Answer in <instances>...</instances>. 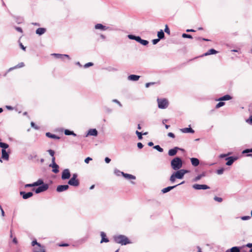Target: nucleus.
I'll return each mask as SVG.
<instances>
[{
  "instance_id": "nucleus-1",
  "label": "nucleus",
  "mask_w": 252,
  "mask_h": 252,
  "mask_svg": "<svg viewBox=\"0 0 252 252\" xmlns=\"http://www.w3.org/2000/svg\"><path fill=\"white\" fill-rule=\"evenodd\" d=\"M114 241L117 243L121 244V245H126L128 244H130L131 242L128 238L123 235H115L113 237Z\"/></svg>"
},
{
  "instance_id": "nucleus-2",
  "label": "nucleus",
  "mask_w": 252,
  "mask_h": 252,
  "mask_svg": "<svg viewBox=\"0 0 252 252\" xmlns=\"http://www.w3.org/2000/svg\"><path fill=\"white\" fill-rule=\"evenodd\" d=\"M183 165V162L181 158L179 157L174 158L171 161V166L174 170L180 169Z\"/></svg>"
},
{
  "instance_id": "nucleus-3",
  "label": "nucleus",
  "mask_w": 252,
  "mask_h": 252,
  "mask_svg": "<svg viewBox=\"0 0 252 252\" xmlns=\"http://www.w3.org/2000/svg\"><path fill=\"white\" fill-rule=\"evenodd\" d=\"M32 245L34 247L33 249V252H45L44 247L37 242L36 240L32 241Z\"/></svg>"
},
{
  "instance_id": "nucleus-4",
  "label": "nucleus",
  "mask_w": 252,
  "mask_h": 252,
  "mask_svg": "<svg viewBox=\"0 0 252 252\" xmlns=\"http://www.w3.org/2000/svg\"><path fill=\"white\" fill-rule=\"evenodd\" d=\"M158 107L160 109H165L168 106V101L165 98H158Z\"/></svg>"
},
{
  "instance_id": "nucleus-5",
  "label": "nucleus",
  "mask_w": 252,
  "mask_h": 252,
  "mask_svg": "<svg viewBox=\"0 0 252 252\" xmlns=\"http://www.w3.org/2000/svg\"><path fill=\"white\" fill-rule=\"evenodd\" d=\"M176 171V172L173 173V174L175 177L178 179H183L185 174L188 172V171L185 169H179Z\"/></svg>"
},
{
  "instance_id": "nucleus-6",
  "label": "nucleus",
  "mask_w": 252,
  "mask_h": 252,
  "mask_svg": "<svg viewBox=\"0 0 252 252\" xmlns=\"http://www.w3.org/2000/svg\"><path fill=\"white\" fill-rule=\"evenodd\" d=\"M49 186L47 184H43L42 185L39 186L36 189H35L36 193H39L41 192H43L48 189Z\"/></svg>"
},
{
  "instance_id": "nucleus-7",
  "label": "nucleus",
  "mask_w": 252,
  "mask_h": 252,
  "mask_svg": "<svg viewBox=\"0 0 252 252\" xmlns=\"http://www.w3.org/2000/svg\"><path fill=\"white\" fill-rule=\"evenodd\" d=\"M70 173L68 169H64L62 172V179L63 180L68 179L70 177Z\"/></svg>"
},
{
  "instance_id": "nucleus-8",
  "label": "nucleus",
  "mask_w": 252,
  "mask_h": 252,
  "mask_svg": "<svg viewBox=\"0 0 252 252\" xmlns=\"http://www.w3.org/2000/svg\"><path fill=\"white\" fill-rule=\"evenodd\" d=\"M192 188L196 190L207 189H210V187L206 185L194 184L192 186Z\"/></svg>"
},
{
  "instance_id": "nucleus-9",
  "label": "nucleus",
  "mask_w": 252,
  "mask_h": 252,
  "mask_svg": "<svg viewBox=\"0 0 252 252\" xmlns=\"http://www.w3.org/2000/svg\"><path fill=\"white\" fill-rule=\"evenodd\" d=\"M184 181L181 182V183L180 184H178L176 185H175V186H169V187H168L167 188H164L162 190H161V191L163 193H166L169 191H170L171 189H174L175 188H176V187H177L178 186L180 185H182L184 183Z\"/></svg>"
},
{
  "instance_id": "nucleus-10",
  "label": "nucleus",
  "mask_w": 252,
  "mask_h": 252,
  "mask_svg": "<svg viewBox=\"0 0 252 252\" xmlns=\"http://www.w3.org/2000/svg\"><path fill=\"white\" fill-rule=\"evenodd\" d=\"M20 194L22 196L24 199H27L30 198L33 195V193L32 192H26L25 191H20Z\"/></svg>"
},
{
  "instance_id": "nucleus-11",
  "label": "nucleus",
  "mask_w": 252,
  "mask_h": 252,
  "mask_svg": "<svg viewBox=\"0 0 252 252\" xmlns=\"http://www.w3.org/2000/svg\"><path fill=\"white\" fill-rule=\"evenodd\" d=\"M69 186L68 185H59L57 188V191L59 192H63L68 189Z\"/></svg>"
},
{
  "instance_id": "nucleus-12",
  "label": "nucleus",
  "mask_w": 252,
  "mask_h": 252,
  "mask_svg": "<svg viewBox=\"0 0 252 252\" xmlns=\"http://www.w3.org/2000/svg\"><path fill=\"white\" fill-rule=\"evenodd\" d=\"M68 185L74 187H77L79 185V182L78 179L71 178L68 182Z\"/></svg>"
},
{
  "instance_id": "nucleus-13",
  "label": "nucleus",
  "mask_w": 252,
  "mask_h": 252,
  "mask_svg": "<svg viewBox=\"0 0 252 252\" xmlns=\"http://www.w3.org/2000/svg\"><path fill=\"white\" fill-rule=\"evenodd\" d=\"M237 159V158H235L233 157H229L228 158H225L226 160H227V161L226 163V165L228 166L231 165Z\"/></svg>"
},
{
  "instance_id": "nucleus-14",
  "label": "nucleus",
  "mask_w": 252,
  "mask_h": 252,
  "mask_svg": "<svg viewBox=\"0 0 252 252\" xmlns=\"http://www.w3.org/2000/svg\"><path fill=\"white\" fill-rule=\"evenodd\" d=\"M179 150H180V149L178 147H176L173 149H170L168 151V154L169 156H174L175 155H176L177 151Z\"/></svg>"
},
{
  "instance_id": "nucleus-15",
  "label": "nucleus",
  "mask_w": 252,
  "mask_h": 252,
  "mask_svg": "<svg viewBox=\"0 0 252 252\" xmlns=\"http://www.w3.org/2000/svg\"><path fill=\"white\" fill-rule=\"evenodd\" d=\"M51 55L53 56H54L55 57H56L57 59H61L63 60L64 57H66V58H68V59H70L69 56L66 54H60L54 53V54H52Z\"/></svg>"
},
{
  "instance_id": "nucleus-16",
  "label": "nucleus",
  "mask_w": 252,
  "mask_h": 252,
  "mask_svg": "<svg viewBox=\"0 0 252 252\" xmlns=\"http://www.w3.org/2000/svg\"><path fill=\"white\" fill-rule=\"evenodd\" d=\"M97 134H98V132L96 129H95V128L90 129L88 130V133H87V135H86V137H87L89 135L96 136L97 135Z\"/></svg>"
},
{
  "instance_id": "nucleus-17",
  "label": "nucleus",
  "mask_w": 252,
  "mask_h": 252,
  "mask_svg": "<svg viewBox=\"0 0 252 252\" xmlns=\"http://www.w3.org/2000/svg\"><path fill=\"white\" fill-rule=\"evenodd\" d=\"M1 158L6 160L9 159V154L4 149L1 150Z\"/></svg>"
},
{
  "instance_id": "nucleus-18",
  "label": "nucleus",
  "mask_w": 252,
  "mask_h": 252,
  "mask_svg": "<svg viewBox=\"0 0 252 252\" xmlns=\"http://www.w3.org/2000/svg\"><path fill=\"white\" fill-rule=\"evenodd\" d=\"M100 236L101 237L100 243H102L103 242L107 243L109 242V239L106 238V234L104 232L102 231L100 232Z\"/></svg>"
},
{
  "instance_id": "nucleus-19",
  "label": "nucleus",
  "mask_w": 252,
  "mask_h": 252,
  "mask_svg": "<svg viewBox=\"0 0 252 252\" xmlns=\"http://www.w3.org/2000/svg\"><path fill=\"white\" fill-rule=\"evenodd\" d=\"M140 78V76L131 74L128 76L127 79L129 80L132 81H136L139 80Z\"/></svg>"
},
{
  "instance_id": "nucleus-20",
  "label": "nucleus",
  "mask_w": 252,
  "mask_h": 252,
  "mask_svg": "<svg viewBox=\"0 0 252 252\" xmlns=\"http://www.w3.org/2000/svg\"><path fill=\"white\" fill-rule=\"evenodd\" d=\"M49 166L52 167L53 168L52 171L54 173H57L59 172V166L57 164H56V163L51 164H50Z\"/></svg>"
},
{
  "instance_id": "nucleus-21",
  "label": "nucleus",
  "mask_w": 252,
  "mask_h": 252,
  "mask_svg": "<svg viewBox=\"0 0 252 252\" xmlns=\"http://www.w3.org/2000/svg\"><path fill=\"white\" fill-rule=\"evenodd\" d=\"M108 28L109 27L103 26L101 24H97L95 25V29H99L101 30L105 31L107 30Z\"/></svg>"
},
{
  "instance_id": "nucleus-22",
  "label": "nucleus",
  "mask_w": 252,
  "mask_h": 252,
  "mask_svg": "<svg viewBox=\"0 0 252 252\" xmlns=\"http://www.w3.org/2000/svg\"><path fill=\"white\" fill-rule=\"evenodd\" d=\"M180 130L183 133H193L194 132V130L192 129L191 127L183 128L181 129Z\"/></svg>"
},
{
  "instance_id": "nucleus-23",
  "label": "nucleus",
  "mask_w": 252,
  "mask_h": 252,
  "mask_svg": "<svg viewBox=\"0 0 252 252\" xmlns=\"http://www.w3.org/2000/svg\"><path fill=\"white\" fill-rule=\"evenodd\" d=\"M46 30L45 28H39L36 30L35 32L37 34L41 35L44 34L46 32Z\"/></svg>"
},
{
  "instance_id": "nucleus-24",
  "label": "nucleus",
  "mask_w": 252,
  "mask_h": 252,
  "mask_svg": "<svg viewBox=\"0 0 252 252\" xmlns=\"http://www.w3.org/2000/svg\"><path fill=\"white\" fill-rule=\"evenodd\" d=\"M191 164L194 166H197L199 164V160L198 158H190Z\"/></svg>"
},
{
  "instance_id": "nucleus-25",
  "label": "nucleus",
  "mask_w": 252,
  "mask_h": 252,
  "mask_svg": "<svg viewBox=\"0 0 252 252\" xmlns=\"http://www.w3.org/2000/svg\"><path fill=\"white\" fill-rule=\"evenodd\" d=\"M231 99V96L229 94L225 95L218 99L219 101L228 100Z\"/></svg>"
},
{
  "instance_id": "nucleus-26",
  "label": "nucleus",
  "mask_w": 252,
  "mask_h": 252,
  "mask_svg": "<svg viewBox=\"0 0 252 252\" xmlns=\"http://www.w3.org/2000/svg\"><path fill=\"white\" fill-rule=\"evenodd\" d=\"M46 136H47L48 137L51 138L53 139H60V137L59 136H57L55 134H52L50 132H46Z\"/></svg>"
},
{
  "instance_id": "nucleus-27",
  "label": "nucleus",
  "mask_w": 252,
  "mask_h": 252,
  "mask_svg": "<svg viewBox=\"0 0 252 252\" xmlns=\"http://www.w3.org/2000/svg\"><path fill=\"white\" fill-rule=\"evenodd\" d=\"M218 52L215 50V49H211L210 50H209L207 52L205 53L204 54V56H208V55H212V54H215L216 53H217Z\"/></svg>"
},
{
  "instance_id": "nucleus-28",
  "label": "nucleus",
  "mask_w": 252,
  "mask_h": 252,
  "mask_svg": "<svg viewBox=\"0 0 252 252\" xmlns=\"http://www.w3.org/2000/svg\"><path fill=\"white\" fill-rule=\"evenodd\" d=\"M24 65H25L24 63H23V62H21V63H18L17 65H16V66H15L14 67H10L9 69V71L12 70H13L14 69H16V68H17L22 67Z\"/></svg>"
},
{
  "instance_id": "nucleus-29",
  "label": "nucleus",
  "mask_w": 252,
  "mask_h": 252,
  "mask_svg": "<svg viewBox=\"0 0 252 252\" xmlns=\"http://www.w3.org/2000/svg\"><path fill=\"white\" fill-rule=\"evenodd\" d=\"M228 250L229 252H240L241 248L238 247H233Z\"/></svg>"
},
{
  "instance_id": "nucleus-30",
  "label": "nucleus",
  "mask_w": 252,
  "mask_h": 252,
  "mask_svg": "<svg viewBox=\"0 0 252 252\" xmlns=\"http://www.w3.org/2000/svg\"><path fill=\"white\" fill-rule=\"evenodd\" d=\"M123 176L127 179H128V180H130V179H135V177L132 175H131V174H127V173H125L124 174V175Z\"/></svg>"
},
{
  "instance_id": "nucleus-31",
  "label": "nucleus",
  "mask_w": 252,
  "mask_h": 252,
  "mask_svg": "<svg viewBox=\"0 0 252 252\" xmlns=\"http://www.w3.org/2000/svg\"><path fill=\"white\" fill-rule=\"evenodd\" d=\"M205 176V173L204 172L202 173L201 174L198 175L195 178L193 179L194 182H197L200 180L202 177Z\"/></svg>"
},
{
  "instance_id": "nucleus-32",
  "label": "nucleus",
  "mask_w": 252,
  "mask_h": 252,
  "mask_svg": "<svg viewBox=\"0 0 252 252\" xmlns=\"http://www.w3.org/2000/svg\"><path fill=\"white\" fill-rule=\"evenodd\" d=\"M158 38L159 39H162L164 37V33L162 30H160L158 32Z\"/></svg>"
},
{
  "instance_id": "nucleus-33",
  "label": "nucleus",
  "mask_w": 252,
  "mask_h": 252,
  "mask_svg": "<svg viewBox=\"0 0 252 252\" xmlns=\"http://www.w3.org/2000/svg\"><path fill=\"white\" fill-rule=\"evenodd\" d=\"M64 134L66 135H72L74 136H76V134L72 131H70L68 129H65L64 130Z\"/></svg>"
},
{
  "instance_id": "nucleus-34",
  "label": "nucleus",
  "mask_w": 252,
  "mask_h": 252,
  "mask_svg": "<svg viewBox=\"0 0 252 252\" xmlns=\"http://www.w3.org/2000/svg\"><path fill=\"white\" fill-rule=\"evenodd\" d=\"M114 173L117 176H120V175H124V172H122L120 170H119L118 169H115L114 170Z\"/></svg>"
},
{
  "instance_id": "nucleus-35",
  "label": "nucleus",
  "mask_w": 252,
  "mask_h": 252,
  "mask_svg": "<svg viewBox=\"0 0 252 252\" xmlns=\"http://www.w3.org/2000/svg\"><path fill=\"white\" fill-rule=\"evenodd\" d=\"M0 147L2 149L5 150L9 147V145L7 143L1 142L0 143Z\"/></svg>"
},
{
  "instance_id": "nucleus-36",
  "label": "nucleus",
  "mask_w": 252,
  "mask_h": 252,
  "mask_svg": "<svg viewBox=\"0 0 252 252\" xmlns=\"http://www.w3.org/2000/svg\"><path fill=\"white\" fill-rule=\"evenodd\" d=\"M154 148L159 152H162L163 151V149L161 148L159 145L155 146Z\"/></svg>"
},
{
  "instance_id": "nucleus-37",
  "label": "nucleus",
  "mask_w": 252,
  "mask_h": 252,
  "mask_svg": "<svg viewBox=\"0 0 252 252\" xmlns=\"http://www.w3.org/2000/svg\"><path fill=\"white\" fill-rule=\"evenodd\" d=\"M136 134H137L138 138L139 140H141L142 139V133L137 130L135 132Z\"/></svg>"
},
{
  "instance_id": "nucleus-38",
  "label": "nucleus",
  "mask_w": 252,
  "mask_h": 252,
  "mask_svg": "<svg viewBox=\"0 0 252 252\" xmlns=\"http://www.w3.org/2000/svg\"><path fill=\"white\" fill-rule=\"evenodd\" d=\"M176 179L177 178L175 177L174 175L172 174L170 177L169 180L172 183H173L175 182Z\"/></svg>"
},
{
  "instance_id": "nucleus-39",
  "label": "nucleus",
  "mask_w": 252,
  "mask_h": 252,
  "mask_svg": "<svg viewBox=\"0 0 252 252\" xmlns=\"http://www.w3.org/2000/svg\"><path fill=\"white\" fill-rule=\"evenodd\" d=\"M139 43H141L142 45L145 46V45H147L149 43V42H148V41H147L146 40H144V39H141V40Z\"/></svg>"
},
{
  "instance_id": "nucleus-40",
  "label": "nucleus",
  "mask_w": 252,
  "mask_h": 252,
  "mask_svg": "<svg viewBox=\"0 0 252 252\" xmlns=\"http://www.w3.org/2000/svg\"><path fill=\"white\" fill-rule=\"evenodd\" d=\"M182 36L183 38H192V37L190 34H188L187 33H183Z\"/></svg>"
},
{
  "instance_id": "nucleus-41",
  "label": "nucleus",
  "mask_w": 252,
  "mask_h": 252,
  "mask_svg": "<svg viewBox=\"0 0 252 252\" xmlns=\"http://www.w3.org/2000/svg\"><path fill=\"white\" fill-rule=\"evenodd\" d=\"M224 102H222V101H220L219 102L216 106V108H219L222 106H223L224 105Z\"/></svg>"
},
{
  "instance_id": "nucleus-42",
  "label": "nucleus",
  "mask_w": 252,
  "mask_h": 252,
  "mask_svg": "<svg viewBox=\"0 0 252 252\" xmlns=\"http://www.w3.org/2000/svg\"><path fill=\"white\" fill-rule=\"evenodd\" d=\"M37 185L38 186H40L41 185H42L43 184H44L43 183V181L42 179H38L36 182Z\"/></svg>"
},
{
  "instance_id": "nucleus-43",
  "label": "nucleus",
  "mask_w": 252,
  "mask_h": 252,
  "mask_svg": "<svg viewBox=\"0 0 252 252\" xmlns=\"http://www.w3.org/2000/svg\"><path fill=\"white\" fill-rule=\"evenodd\" d=\"M250 152L252 153V149H247L244 150L242 152V154H247V153H249Z\"/></svg>"
},
{
  "instance_id": "nucleus-44",
  "label": "nucleus",
  "mask_w": 252,
  "mask_h": 252,
  "mask_svg": "<svg viewBox=\"0 0 252 252\" xmlns=\"http://www.w3.org/2000/svg\"><path fill=\"white\" fill-rule=\"evenodd\" d=\"M214 199L217 201V202H221L222 201V198L221 197H218V196H215L214 197Z\"/></svg>"
},
{
  "instance_id": "nucleus-45",
  "label": "nucleus",
  "mask_w": 252,
  "mask_h": 252,
  "mask_svg": "<svg viewBox=\"0 0 252 252\" xmlns=\"http://www.w3.org/2000/svg\"><path fill=\"white\" fill-rule=\"evenodd\" d=\"M223 172H224V169L223 168H220V169H218L217 171V173L219 175L222 174Z\"/></svg>"
},
{
  "instance_id": "nucleus-46",
  "label": "nucleus",
  "mask_w": 252,
  "mask_h": 252,
  "mask_svg": "<svg viewBox=\"0 0 252 252\" xmlns=\"http://www.w3.org/2000/svg\"><path fill=\"white\" fill-rule=\"evenodd\" d=\"M164 32L168 34H170V30L167 25L165 26Z\"/></svg>"
},
{
  "instance_id": "nucleus-47",
  "label": "nucleus",
  "mask_w": 252,
  "mask_h": 252,
  "mask_svg": "<svg viewBox=\"0 0 252 252\" xmlns=\"http://www.w3.org/2000/svg\"><path fill=\"white\" fill-rule=\"evenodd\" d=\"M127 37L130 39L135 40V38H136V36L132 35V34H129V35H128Z\"/></svg>"
},
{
  "instance_id": "nucleus-48",
  "label": "nucleus",
  "mask_w": 252,
  "mask_h": 252,
  "mask_svg": "<svg viewBox=\"0 0 252 252\" xmlns=\"http://www.w3.org/2000/svg\"><path fill=\"white\" fill-rule=\"evenodd\" d=\"M241 219L243 220H248L250 219L251 217L249 216H243V217H242L241 218Z\"/></svg>"
},
{
  "instance_id": "nucleus-49",
  "label": "nucleus",
  "mask_w": 252,
  "mask_h": 252,
  "mask_svg": "<svg viewBox=\"0 0 252 252\" xmlns=\"http://www.w3.org/2000/svg\"><path fill=\"white\" fill-rule=\"evenodd\" d=\"M47 152H48V153L50 154V155L51 156L54 157V155L55 154V152H54V151L53 150L50 149V150H48L47 151Z\"/></svg>"
},
{
  "instance_id": "nucleus-50",
  "label": "nucleus",
  "mask_w": 252,
  "mask_h": 252,
  "mask_svg": "<svg viewBox=\"0 0 252 252\" xmlns=\"http://www.w3.org/2000/svg\"><path fill=\"white\" fill-rule=\"evenodd\" d=\"M31 126L33 128H34V129H39V127L38 126H37L35 124L32 122L31 123Z\"/></svg>"
},
{
  "instance_id": "nucleus-51",
  "label": "nucleus",
  "mask_w": 252,
  "mask_h": 252,
  "mask_svg": "<svg viewBox=\"0 0 252 252\" xmlns=\"http://www.w3.org/2000/svg\"><path fill=\"white\" fill-rule=\"evenodd\" d=\"M93 65V63H86L84 66L85 68H87L91 66H92Z\"/></svg>"
},
{
  "instance_id": "nucleus-52",
  "label": "nucleus",
  "mask_w": 252,
  "mask_h": 252,
  "mask_svg": "<svg viewBox=\"0 0 252 252\" xmlns=\"http://www.w3.org/2000/svg\"><path fill=\"white\" fill-rule=\"evenodd\" d=\"M159 40L158 38L153 39L152 40L153 44L154 45L157 44L159 41Z\"/></svg>"
},
{
  "instance_id": "nucleus-53",
  "label": "nucleus",
  "mask_w": 252,
  "mask_h": 252,
  "mask_svg": "<svg viewBox=\"0 0 252 252\" xmlns=\"http://www.w3.org/2000/svg\"><path fill=\"white\" fill-rule=\"evenodd\" d=\"M112 101H113V102L117 103L120 107L122 106V105L121 104L120 102L119 101H118L117 99H113Z\"/></svg>"
},
{
  "instance_id": "nucleus-54",
  "label": "nucleus",
  "mask_w": 252,
  "mask_h": 252,
  "mask_svg": "<svg viewBox=\"0 0 252 252\" xmlns=\"http://www.w3.org/2000/svg\"><path fill=\"white\" fill-rule=\"evenodd\" d=\"M246 122L250 124H252V115L250 117L249 119L246 120Z\"/></svg>"
},
{
  "instance_id": "nucleus-55",
  "label": "nucleus",
  "mask_w": 252,
  "mask_h": 252,
  "mask_svg": "<svg viewBox=\"0 0 252 252\" xmlns=\"http://www.w3.org/2000/svg\"><path fill=\"white\" fill-rule=\"evenodd\" d=\"M92 160V158H90V157H88L87 158L85 159V162L86 163H88L90 161Z\"/></svg>"
},
{
  "instance_id": "nucleus-56",
  "label": "nucleus",
  "mask_w": 252,
  "mask_h": 252,
  "mask_svg": "<svg viewBox=\"0 0 252 252\" xmlns=\"http://www.w3.org/2000/svg\"><path fill=\"white\" fill-rule=\"evenodd\" d=\"M155 82H150V83H147L146 84H145V87L146 88H148L149 87V86L151 85H154L155 84Z\"/></svg>"
},
{
  "instance_id": "nucleus-57",
  "label": "nucleus",
  "mask_w": 252,
  "mask_h": 252,
  "mask_svg": "<svg viewBox=\"0 0 252 252\" xmlns=\"http://www.w3.org/2000/svg\"><path fill=\"white\" fill-rule=\"evenodd\" d=\"M137 147L139 149H142L143 147V145L142 143L139 142L137 143Z\"/></svg>"
},
{
  "instance_id": "nucleus-58",
  "label": "nucleus",
  "mask_w": 252,
  "mask_h": 252,
  "mask_svg": "<svg viewBox=\"0 0 252 252\" xmlns=\"http://www.w3.org/2000/svg\"><path fill=\"white\" fill-rule=\"evenodd\" d=\"M168 136L170 137L174 138L175 137V135L172 132H169L168 133Z\"/></svg>"
},
{
  "instance_id": "nucleus-59",
  "label": "nucleus",
  "mask_w": 252,
  "mask_h": 252,
  "mask_svg": "<svg viewBox=\"0 0 252 252\" xmlns=\"http://www.w3.org/2000/svg\"><path fill=\"white\" fill-rule=\"evenodd\" d=\"M141 40V37L140 36H136V38H135V40L137 42L139 43L140 42Z\"/></svg>"
},
{
  "instance_id": "nucleus-60",
  "label": "nucleus",
  "mask_w": 252,
  "mask_h": 252,
  "mask_svg": "<svg viewBox=\"0 0 252 252\" xmlns=\"http://www.w3.org/2000/svg\"><path fill=\"white\" fill-rule=\"evenodd\" d=\"M111 161V159L108 158V157H106L105 158V161L107 163H108L110 162Z\"/></svg>"
},
{
  "instance_id": "nucleus-61",
  "label": "nucleus",
  "mask_w": 252,
  "mask_h": 252,
  "mask_svg": "<svg viewBox=\"0 0 252 252\" xmlns=\"http://www.w3.org/2000/svg\"><path fill=\"white\" fill-rule=\"evenodd\" d=\"M13 242L15 244H17L18 243V241L16 239V237H14L13 239V240H12Z\"/></svg>"
},
{
  "instance_id": "nucleus-62",
  "label": "nucleus",
  "mask_w": 252,
  "mask_h": 252,
  "mask_svg": "<svg viewBox=\"0 0 252 252\" xmlns=\"http://www.w3.org/2000/svg\"><path fill=\"white\" fill-rule=\"evenodd\" d=\"M16 30L18 31V32H22V29L20 28V27H16Z\"/></svg>"
},
{
  "instance_id": "nucleus-63",
  "label": "nucleus",
  "mask_w": 252,
  "mask_h": 252,
  "mask_svg": "<svg viewBox=\"0 0 252 252\" xmlns=\"http://www.w3.org/2000/svg\"><path fill=\"white\" fill-rule=\"evenodd\" d=\"M245 246L248 248H252V243H248Z\"/></svg>"
},
{
  "instance_id": "nucleus-64",
  "label": "nucleus",
  "mask_w": 252,
  "mask_h": 252,
  "mask_svg": "<svg viewBox=\"0 0 252 252\" xmlns=\"http://www.w3.org/2000/svg\"><path fill=\"white\" fill-rule=\"evenodd\" d=\"M77 174L76 173H74L72 175V177H71V178H74L75 179H77Z\"/></svg>"
}]
</instances>
